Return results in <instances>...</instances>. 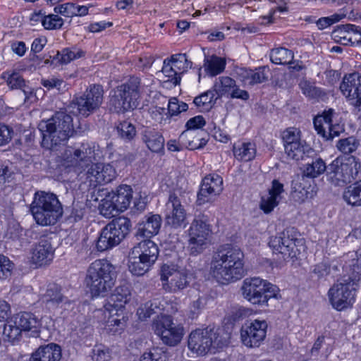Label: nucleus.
<instances>
[{
  "instance_id": "1",
  "label": "nucleus",
  "mask_w": 361,
  "mask_h": 361,
  "mask_svg": "<svg viewBox=\"0 0 361 361\" xmlns=\"http://www.w3.org/2000/svg\"><path fill=\"white\" fill-rule=\"evenodd\" d=\"M245 274L244 254L240 248L226 244L212 254L209 274L218 282L223 284L235 282Z\"/></svg>"
},
{
  "instance_id": "2",
  "label": "nucleus",
  "mask_w": 361,
  "mask_h": 361,
  "mask_svg": "<svg viewBox=\"0 0 361 361\" xmlns=\"http://www.w3.org/2000/svg\"><path fill=\"white\" fill-rule=\"evenodd\" d=\"M38 128L42 136V146L48 149L64 145L75 132L72 117L63 111L41 121Z\"/></svg>"
},
{
  "instance_id": "3",
  "label": "nucleus",
  "mask_w": 361,
  "mask_h": 361,
  "mask_svg": "<svg viewBox=\"0 0 361 361\" xmlns=\"http://www.w3.org/2000/svg\"><path fill=\"white\" fill-rule=\"evenodd\" d=\"M116 279L115 266L107 259H96L87 270L85 283L93 297L105 296L114 286Z\"/></svg>"
},
{
  "instance_id": "4",
  "label": "nucleus",
  "mask_w": 361,
  "mask_h": 361,
  "mask_svg": "<svg viewBox=\"0 0 361 361\" xmlns=\"http://www.w3.org/2000/svg\"><path fill=\"white\" fill-rule=\"evenodd\" d=\"M30 211L36 223L41 226L55 224L63 214L62 204L56 195L44 191L35 193Z\"/></svg>"
},
{
  "instance_id": "5",
  "label": "nucleus",
  "mask_w": 361,
  "mask_h": 361,
  "mask_svg": "<svg viewBox=\"0 0 361 361\" xmlns=\"http://www.w3.org/2000/svg\"><path fill=\"white\" fill-rule=\"evenodd\" d=\"M148 86L137 77H130L125 83L118 86L109 100L111 110L124 113L137 107L144 87Z\"/></svg>"
},
{
  "instance_id": "6",
  "label": "nucleus",
  "mask_w": 361,
  "mask_h": 361,
  "mask_svg": "<svg viewBox=\"0 0 361 361\" xmlns=\"http://www.w3.org/2000/svg\"><path fill=\"white\" fill-rule=\"evenodd\" d=\"M360 167L354 156L338 157L328 166L326 180L334 186L343 187L357 178Z\"/></svg>"
},
{
  "instance_id": "7",
  "label": "nucleus",
  "mask_w": 361,
  "mask_h": 361,
  "mask_svg": "<svg viewBox=\"0 0 361 361\" xmlns=\"http://www.w3.org/2000/svg\"><path fill=\"white\" fill-rule=\"evenodd\" d=\"M188 348L197 355H204L209 353H215L226 345L217 330L212 328L197 329L192 331L188 338Z\"/></svg>"
},
{
  "instance_id": "8",
  "label": "nucleus",
  "mask_w": 361,
  "mask_h": 361,
  "mask_svg": "<svg viewBox=\"0 0 361 361\" xmlns=\"http://www.w3.org/2000/svg\"><path fill=\"white\" fill-rule=\"evenodd\" d=\"M358 288L357 279L344 276L329 288L328 297L332 307L338 311L351 307Z\"/></svg>"
},
{
  "instance_id": "9",
  "label": "nucleus",
  "mask_w": 361,
  "mask_h": 361,
  "mask_svg": "<svg viewBox=\"0 0 361 361\" xmlns=\"http://www.w3.org/2000/svg\"><path fill=\"white\" fill-rule=\"evenodd\" d=\"M278 288L257 277L245 279L241 286L245 299L254 305L267 306L270 298H276Z\"/></svg>"
},
{
  "instance_id": "10",
  "label": "nucleus",
  "mask_w": 361,
  "mask_h": 361,
  "mask_svg": "<svg viewBox=\"0 0 361 361\" xmlns=\"http://www.w3.org/2000/svg\"><path fill=\"white\" fill-rule=\"evenodd\" d=\"M188 232V245L192 255H197L205 248L212 233L209 217L204 213L195 214Z\"/></svg>"
},
{
  "instance_id": "11",
  "label": "nucleus",
  "mask_w": 361,
  "mask_h": 361,
  "mask_svg": "<svg viewBox=\"0 0 361 361\" xmlns=\"http://www.w3.org/2000/svg\"><path fill=\"white\" fill-rule=\"evenodd\" d=\"M95 161L94 145L83 142L78 147L66 150L63 155V165L66 168H73L75 172H87L88 168Z\"/></svg>"
},
{
  "instance_id": "12",
  "label": "nucleus",
  "mask_w": 361,
  "mask_h": 361,
  "mask_svg": "<svg viewBox=\"0 0 361 361\" xmlns=\"http://www.w3.org/2000/svg\"><path fill=\"white\" fill-rule=\"evenodd\" d=\"M162 287L166 292L178 293L188 288L191 281V275L184 269L176 265L164 264L160 270Z\"/></svg>"
},
{
  "instance_id": "13",
  "label": "nucleus",
  "mask_w": 361,
  "mask_h": 361,
  "mask_svg": "<svg viewBox=\"0 0 361 361\" xmlns=\"http://www.w3.org/2000/svg\"><path fill=\"white\" fill-rule=\"evenodd\" d=\"M269 245L274 252L281 254L286 262L297 258L304 249L303 240L293 235L290 230H286L278 236L271 238Z\"/></svg>"
},
{
  "instance_id": "14",
  "label": "nucleus",
  "mask_w": 361,
  "mask_h": 361,
  "mask_svg": "<svg viewBox=\"0 0 361 361\" xmlns=\"http://www.w3.org/2000/svg\"><path fill=\"white\" fill-rule=\"evenodd\" d=\"M183 193L180 190L171 192L166 207V225L178 229L186 226V211L182 204Z\"/></svg>"
},
{
  "instance_id": "15",
  "label": "nucleus",
  "mask_w": 361,
  "mask_h": 361,
  "mask_svg": "<svg viewBox=\"0 0 361 361\" xmlns=\"http://www.w3.org/2000/svg\"><path fill=\"white\" fill-rule=\"evenodd\" d=\"M104 99V89L100 85H91L85 92L75 99L74 105L78 112L83 116H88L97 111Z\"/></svg>"
},
{
  "instance_id": "16",
  "label": "nucleus",
  "mask_w": 361,
  "mask_h": 361,
  "mask_svg": "<svg viewBox=\"0 0 361 361\" xmlns=\"http://www.w3.org/2000/svg\"><path fill=\"white\" fill-rule=\"evenodd\" d=\"M267 323L255 319L245 322L240 329V338L243 345L249 348L259 347L267 336Z\"/></svg>"
},
{
  "instance_id": "17",
  "label": "nucleus",
  "mask_w": 361,
  "mask_h": 361,
  "mask_svg": "<svg viewBox=\"0 0 361 361\" xmlns=\"http://www.w3.org/2000/svg\"><path fill=\"white\" fill-rule=\"evenodd\" d=\"M188 68L186 54H177L172 55L170 59H164L161 72L168 78L166 81L177 85L180 82L181 75L187 71Z\"/></svg>"
},
{
  "instance_id": "18",
  "label": "nucleus",
  "mask_w": 361,
  "mask_h": 361,
  "mask_svg": "<svg viewBox=\"0 0 361 361\" xmlns=\"http://www.w3.org/2000/svg\"><path fill=\"white\" fill-rule=\"evenodd\" d=\"M334 110L329 109L314 118V126L317 134L326 140H331L335 136H338L340 133L343 130L342 125L334 123Z\"/></svg>"
},
{
  "instance_id": "19",
  "label": "nucleus",
  "mask_w": 361,
  "mask_h": 361,
  "mask_svg": "<svg viewBox=\"0 0 361 361\" xmlns=\"http://www.w3.org/2000/svg\"><path fill=\"white\" fill-rule=\"evenodd\" d=\"M340 90L350 104L361 111V75L357 73L345 75Z\"/></svg>"
},
{
  "instance_id": "20",
  "label": "nucleus",
  "mask_w": 361,
  "mask_h": 361,
  "mask_svg": "<svg viewBox=\"0 0 361 361\" xmlns=\"http://www.w3.org/2000/svg\"><path fill=\"white\" fill-rule=\"evenodd\" d=\"M223 190V178L218 174L206 176L202 180L197 193V202L201 205L209 202L213 197L219 195Z\"/></svg>"
},
{
  "instance_id": "21",
  "label": "nucleus",
  "mask_w": 361,
  "mask_h": 361,
  "mask_svg": "<svg viewBox=\"0 0 361 361\" xmlns=\"http://www.w3.org/2000/svg\"><path fill=\"white\" fill-rule=\"evenodd\" d=\"M85 176L90 185L96 186L111 182L117 174L116 169L111 164L94 163L88 168Z\"/></svg>"
},
{
  "instance_id": "22",
  "label": "nucleus",
  "mask_w": 361,
  "mask_h": 361,
  "mask_svg": "<svg viewBox=\"0 0 361 361\" xmlns=\"http://www.w3.org/2000/svg\"><path fill=\"white\" fill-rule=\"evenodd\" d=\"M54 249L50 239L42 237L31 249V262L38 267L49 264L53 259Z\"/></svg>"
},
{
  "instance_id": "23",
  "label": "nucleus",
  "mask_w": 361,
  "mask_h": 361,
  "mask_svg": "<svg viewBox=\"0 0 361 361\" xmlns=\"http://www.w3.org/2000/svg\"><path fill=\"white\" fill-rule=\"evenodd\" d=\"M131 293L128 285H122L116 288L114 292L109 298L108 302L104 305L105 310L111 314L116 312L118 316V312H122L125 305L130 301Z\"/></svg>"
},
{
  "instance_id": "24",
  "label": "nucleus",
  "mask_w": 361,
  "mask_h": 361,
  "mask_svg": "<svg viewBox=\"0 0 361 361\" xmlns=\"http://www.w3.org/2000/svg\"><path fill=\"white\" fill-rule=\"evenodd\" d=\"M284 192L283 184L274 179L271 182V187L268 193L261 197L259 208L265 213H271L278 206L281 201V195Z\"/></svg>"
},
{
  "instance_id": "25",
  "label": "nucleus",
  "mask_w": 361,
  "mask_h": 361,
  "mask_svg": "<svg viewBox=\"0 0 361 361\" xmlns=\"http://www.w3.org/2000/svg\"><path fill=\"white\" fill-rule=\"evenodd\" d=\"M130 220L125 216H120L112 220L105 228L111 233V238L114 244L118 245L128 235L131 228Z\"/></svg>"
},
{
  "instance_id": "26",
  "label": "nucleus",
  "mask_w": 361,
  "mask_h": 361,
  "mask_svg": "<svg viewBox=\"0 0 361 361\" xmlns=\"http://www.w3.org/2000/svg\"><path fill=\"white\" fill-rule=\"evenodd\" d=\"M161 225V217L159 214H149L138 223L136 235L149 238L157 235Z\"/></svg>"
},
{
  "instance_id": "27",
  "label": "nucleus",
  "mask_w": 361,
  "mask_h": 361,
  "mask_svg": "<svg viewBox=\"0 0 361 361\" xmlns=\"http://www.w3.org/2000/svg\"><path fill=\"white\" fill-rule=\"evenodd\" d=\"M130 251L131 255L140 256L152 265L157 261L159 255L157 245L149 239L140 242Z\"/></svg>"
},
{
  "instance_id": "28",
  "label": "nucleus",
  "mask_w": 361,
  "mask_h": 361,
  "mask_svg": "<svg viewBox=\"0 0 361 361\" xmlns=\"http://www.w3.org/2000/svg\"><path fill=\"white\" fill-rule=\"evenodd\" d=\"M15 324L18 325L21 331H31L33 337L39 336L41 321L31 312H21L15 317Z\"/></svg>"
},
{
  "instance_id": "29",
  "label": "nucleus",
  "mask_w": 361,
  "mask_h": 361,
  "mask_svg": "<svg viewBox=\"0 0 361 361\" xmlns=\"http://www.w3.org/2000/svg\"><path fill=\"white\" fill-rule=\"evenodd\" d=\"M61 358V347L55 343H49L38 348L32 354L30 361H59Z\"/></svg>"
},
{
  "instance_id": "30",
  "label": "nucleus",
  "mask_w": 361,
  "mask_h": 361,
  "mask_svg": "<svg viewBox=\"0 0 361 361\" xmlns=\"http://www.w3.org/2000/svg\"><path fill=\"white\" fill-rule=\"evenodd\" d=\"M141 139L152 152H160L164 146V138L155 128H145L141 133Z\"/></svg>"
},
{
  "instance_id": "31",
  "label": "nucleus",
  "mask_w": 361,
  "mask_h": 361,
  "mask_svg": "<svg viewBox=\"0 0 361 361\" xmlns=\"http://www.w3.org/2000/svg\"><path fill=\"white\" fill-rule=\"evenodd\" d=\"M109 194L121 212H124L128 208L133 199V189L128 185H120Z\"/></svg>"
},
{
  "instance_id": "32",
  "label": "nucleus",
  "mask_w": 361,
  "mask_h": 361,
  "mask_svg": "<svg viewBox=\"0 0 361 361\" xmlns=\"http://www.w3.org/2000/svg\"><path fill=\"white\" fill-rule=\"evenodd\" d=\"M42 300L49 308H54L66 301L67 298L61 293L59 286L51 283L48 285L45 293L42 295Z\"/></svg>"
},
{
  "instance_id": "33",
  "label": "nucleus",
  "mask_w": 361,
  "mask_h": 361,
  "mask_svg": "<svg viewBox=\"0 0 361 361\" xmlns=\"http://www.w3.org/2000/svg\"><path fill=\"white\" fill-rule=\"evenodd\" d=\"M352 32L355 35H359L360 38L357 39L356 37H354V39L357 41V42H361V28L360 27H357L355 25L352 24H345L343 25L341 27H340L337 30H335L333 32V35H334V37H339L340 38V43L344 45H348L350 43L352 42L353 37L348 36L350 33Z\"/></svg>"
},
{
  "instance_id": "34",
  "label": "nucleus",
  "mask_w": 361,
  "mask_h": 361,
  "mask_svg": "<svg viewBox=\"0 0 361 361\" xmlns=\"http://www.w3.org/2000/svg\"><path fill=\"white\" fill-rule=\"evenodd\" d=\"M235 158L240 161H249L255 157L256 148L251 142L235 143L233 147Z\"/></svg>"
},
{
  "instance_id": "35",
  "label": "nucleus",
  "mask_w": 361,
  "mask_h": 361,
  "mask_svg": "<svg viewBox=\"0 0 361 361\" xmlns=\"http://www.w3.org/2000/svg\"><path fill=\"white\" fill-rule=\"evenodd\" d=\"M183 327L177 326L171 328L169 330H164L160 332H155L159 336L164 343L174 346L180 342L184 334Z\"/></svg>"
},
{
  "instance_id": "36",
  "label": "nucleus",
  "mask_w": 361,
  "mask_h": 361,
  "mask_svg": "<svg viewBox=\"0 0 361 361\" xmlns=\"http://www.w3.org/2000/svg\"><path fill=\"white\" fill-rule=\"evenodd\" d=\"M343 198L349 205L361 206V180L346 187L343 193Z\"/></svg>"
},
{
  "instance_id": "37",
  "label": "nucleus",
  "mask_w": 361,
  "mask_h": 361,
  "mask_svg": "<svg viewBox=\"0 0 361 361\" xmlns=\"http://www.w3.org/2000/svg\"><path fill=\"white\" fill-rule=\"evenodd\" d=\"M226 64V62L224 58L213 55L204 60V68L207 75L214 77L224 71Z\"/></svg>"
},
{
  "instance_id": "38",
  "label": "nucleus",
  "mask_w": 361,
  "mask_h": 361,
  "mask_svg": "<svg viewBox=\"0 0 361 361\" xmlns=\"http://www.w3.org/2000/svg\"><path fill=\"white\" fill-rule=\"evenodd\" d=\"M152 264L149 263L147 260H144L140 256L129 254V271L135 276H142L147 272Z\"/></svg>"
},
{
  "instance_id": "39",
  "label": "nucleus",
  "mask_w": 361,
  "mask_h": 361,
  "mask_svg": "<svg viewBox=\"0 0 361 361\" xmlns=\"http://www.w3.org/2000/svg\"><path fill=\"white\" fill-rule=\"evenodd\" d=\"M218 99L212 89L195 97L193 103L200 111H207L212 107Z\"/></svg>"
},
{
  "instance_id": "40",
  "label": "nucleus",
  "mask_w": 361,
  "mask_h": 361,
  "mask_svg": "<svg viewBox=\"0 0 361 361\" xmlns=\"http://www.w3.org/2000/svg\"><path fill=\"white\" fill-rule=\"evenodd\" d=\"M328 166L322 158H317L304 166L302 177L315 178L327 171Z\"/></svg>"
},
{
  "instance_id": "41",
  "label": "nucleus",
  "mask_w": 361,
  "mask_h": 361,
  "mask_svg": "<svg viewBox=\"0 0 361 361\" xmlns=\"http://www.w3.org/2000/svg\"><path fill=\"white\" fill-rule=\"evenodd\" d=\"M270 60L275 64L290 63L294 58L293 52L284 47L272 49L269 54Z\"/></svg>"
},
{
  "instance_id": "42",
  "label": "nucleus",
  "mask_w": 361,
  "mask_h": 361,
  "mask_svg": "<svg viewBox=\"0 0 361 361\" xmlns=\"http://www.w3.org/2000/svg\"><path fill=\"white\" fill-rule=\"evenodd\" d=\"M347 257L351 258L345 265L350 271L348 276L356 278L358 282L361 279V249L355 252H349Z\"/></svg>"
},
{
  "instance_id": "43",
  "label": "nucleus",
  "mask_w": 361,
  "mask_h": 361,
  "mask_svg": "<svg viewBox=\"0 0 361 361\" xmlns=\"http://www.w3.org/2000/svg\"><path fill=\"white\" fill-rule=\"evenodd\" d=\"M235 83L231 78L222 76L215 80L212 89L219 99L226 94H230Z\"/></svg>"
},
{
  "instance_id": "44",
  "label": "nucleus",
  "mask_w": 361,
  "mask_h": 361,
  "mask_svg": "<svg viewBox=\"0 0 361 361\" xmlns=\"http://www.w3.org/2000/svg\"><path fill=\"white\" fill-rule=\"evenodd\" d=\"M310 149L309 145L307 144L305 140H303L284 148V152L290 159L298 161L302 159L305 154L308 153Z\"/></svg>"
},
{
  "instance_id": "45",
  "label": "nucleus",
  "mask_w": 361,
  "mask_h": 361,
  "mask_svg": "<svg viewBox=\"0 0 361 361\" xmlns=\"http://www.w3.org/2000/svg\"><path fill=\"white\" fill-rule=\"evenodd\" d=\"M109 314L110 317L105 325L106 332L111 334H121L126 324L125 317L119 313L118 316L114 312Z\"/></svg>"
},
{
  "instance_id": "46",
  "label": "nucleus",
  "mask_w": 361,
  "mask_h": 361,
  "mask_svg": "<svg viewBox=\"0 0 361 361\" xmlns=\"http://www.w3.org/2000/svg\"><path fill=\"white\" fill-rule=\"evenodd\" d=\"M6 74H8L7 78V82L8 85L13 89H20L22 90V92L23 93L25 96V102L27 99H29L30 96L32 94V92L30 89H25V82L24 79L22 78L20 74L18 72L13 71L12 73L9 74L8 73H6Z\"/></svg>"
},
{
  "instance_id": "47",
  "label": "nucleus",
  "mask_w": 361,
  "mask_h": 361,
  "mask_svg": "<svg viewBox=\"0 0 361 361\" xmlns=\"http://www.w3.org/2000/svg\"><path fill=\"white\" fill-rule=\"evenodd\" d=\"M206 121L202 116H196L190 118L185 124L186 130L180 134L179 140L183 142L185 139L191 137L194 133L191 130L201 128L204 127Z\"/></svg>"
},
{
  "instance_id": "48",
  "label": "nucleus",
  "mask_w": 361,
  "mask_h": 361,
  "mask_svg": "<svg viewBox=\"0 0 361 361\" xmlns=\"http://www.w3.org/2000/svg\"><path fill=\"white\" fill-rule=\"evenodd\" d=\"M301 136L302 133L300 129L294 127L286 128L281 135L284 148L303 141Z\"/></svg>"
},
{
  "instance_id": "49",
  "label": "nucleus",
  "mask_w": 361,
  "mask_h": 361,
  "mask_svg": "<svg viewBox=\"0 0 361 361\" xmlns=\"http://www.w3.org/2000/svg\"><path fill=\"white\" fill-rule=\"evenodd\" d=\"M180 324L174 323L171 316L161 314L157 317L152 324L154 332H160L164 330H169L171 328L181 326Z\"/></svg>"
},
{
  "instance_id": "50",
  "label": "nucleus",
  "mask_w": 361,
  "mask_h": 361,
  "mask_svg": "<svg viewBox=\"0 0 361 361\" xmlns=\"http://www.w3.org/2000/svg\"><path fill=\"white\" fill-rule=\"evenodd\" d=\"M100 214L106 218H111L121 212L118 207H116L112 197H109V194L101 201L99 204Z\"/></svg>"
},
{
  "instance_id": "51",
  "label": "nucleus",
  "mask_w": 361,
  "mask_h": 361,
  "mask_svg": "<svg viewBox=\"0 0 361 361\" xmlns=\"http://www.w3.org/2000/svg\"><path fill=\"white\" fill-rule=\"evenodd\" d=\"M299 87L302 94L310 99H318L323 95V92L320 88L307 80H300Z\"/></svg>"
},
{
  "instance_id": "52",
  "label": "nucleus",
  "mask_w": 361,
  "mask_h": 361,
  "mask_svg": "<svg viewBox=\"0 0 361 361\" xmlns=\"http://www.w3.org/2000/svg\"><path fill=\"white\" fill-rule=\"evenodd\" d=\"M109 231L107 228H105V226L102 229L99 237L96 241V248L99 252H104L107 250L111 249L112 247L116 246L113 243L111 238V233H108Z\"/></svg>"
},
{
  "instance_id": "53",
  "label": "nucleus",
  "mask_w": 361,
  "mask_h": 361,
  "mask_svg": "<svg viewBox=\"0 0 361 361\" xmlns=\"http://www.w3.org/2000/svg\"><path fill=\"white\" fill-rule=\"evenodd\" d=\"M119 137L125 141L132 140L136 135V129L130 122L124 121L117 126Z\"/></svg>"
},
{
  "instance_id": "54",
  "label": "nucleus",
  "mask_w": 361,
  "mask_h": 361,
  "mask_svg": "<svg viewBox=\"0 0 361 361\" xmlns=\"http://www.w3.org/2000/svg\"><path fill=\"white\" fill-rule=\"evenodd\" d=\"M359 146V141L354 137H348L341 139L337 145V148L344 154H350L355 152Z\"/></svg>"
},
{
  "instance_id": "55",
  "label": "nucleus",
  "mask_w": 361,
  "mask_h": 361,
  "mask_svg": "<svg viewBox=\"0 0 361 361\" xmlns=\"http://www.w3.org/2000/svg\"><path fill=\"white\" fill-rule=\"evenodd\" d=\"M168 355L166 351L160 348H154L149 352L144 353L140 361H167Z\"/></svg>"
},
{
  "instance_id": "56",
  "label": "nucleus",
  "mask_w": 361,
  "mask_h": 361,
  "mask_svg": "<svg viewBox=\"0 0 361 361\" xmlns=\"http://www.w3.org/2000/svg\"><path fill=\"white\" fill-rule=\"evenodd\" d=\"M158 309L157 303L148 301L142 305L137 311V314L139 319L142 321L146 320L149 318L152 314H157L156 310Z\"/></svg>"
},
{
  "instance_id": "57",
  "label": "nucleus",
  "mask_w": 361,
  "mask_h": 361,
  "mask_svg": "<svg viewBox=\"0 0 361 361\" xmlns=\"http://www.w3.org/2000/svg\"><path fill=\"white\" fill-rule=\"evenodd\" d=\"M21 332L18 325H16L14 321L13 324H6L4 325L3 335L8 341L14 342L20 338Z\"/></svg>"
},
{
  "instance_id": "58",
  "label": "nucleus",
  "mask_w": 361,
  "mask_h": 361,
  "mask_svg": "<svg viewBox=\"0 0 361 361\" xmlns=\"http://www.w3.org/2000/svg\"><path fill=\"white\" fill-rule=\"evenodd\" d=\"M63 25V20L55 14H49L42 20V25L46 30L60 29Z\"/></svg>"
},
{
  "instance_id": "59",
  "label": "nucleus",
  "mask_w": 361,
  "mask_h": 361,
  "mask_svg": "<svg viewBox=\"0 0 361 361\" xmlns=\"http://www.w3.org/2000/svg\"><path fill=\"white\" fill-rule=\"evenodd\" d=\"M317 279H323L327 276L331 272V264L328 259H324L312 267V270Z\"/></svg>"
},
{
  "instance_id": "60",
  "label": "nucleus",
  "mask_w": 361,
  "mask_h": 361,
  "mask_svg": "<svg viewBox=\"0 0 361 361\" xmlns=\"http://www.w3.org/2000/svg\"><path fill=\"white\" fill-rule=\"evenodd\" d=\"M206 305L205 298L198 295L196 298L192 300L189 306V314L190 317H197Z\"/></svg>"
},
{
  "instance_id": "61",
  "label": "nucleus",
  "mask_w": 361,
  "mask_h": 361,
  "mask_svg": "<svg viewBox=\"0 0 361 361\" xmlns=\"http://www.w3.org/2000/svg\"><path fill=\"white\" fill-rule=\"evenodd\" d=\"M188 105L185 102H179L177 98H171L168 104V111L171 116H176L178 114L186 111Z\"/></svg>"
},
{
  "instance_id": "62",
  "label": "nucleus",
  "mask_w": 361,
  "mask_h": 361,
  "mask_svg": "<svg viewBox=\"0 0 361 361\" xmlns=\"http://www.w3.org/2000/svg\"><path fill=\"white\" fill-rule=\"evenodd\" d=\"M81 53L79 51L73 50L68 48L63 49L61 53H58L59 61L62 64H67L71 61L80 58Z\"/></svg>"
},
{
  "instance_id": "63",
  "label": "nucleus",
  "mask_w": 361,
  "mask_h": 361,
  "mask_svg": "<svg viewBox=\"0 0 361 361\" xmlns=\"http://www.w3.org/2000/svg\"><path fill=\"white\" fill-rule=\"evenodd\" d=\"M13 266V263L7 257L0 255V279L11 276Z\"/></svg>"
},
{
  "instance_id": "64",
  "label": "nucleus",
  "mask_w": 361,
  "mask_h": 361,
  "mask_svg": "<svg viewBox=\"0 0 361 361\" xmlns=\"http://www.w3.org/2000/svg\"><path fill=\"white\" fill-rule=\"evenodd\" d=\"M92 359L94 361H108L110 359L109 349L102 345H95L92 350Z\"/></svg>"
}]
</instances>
